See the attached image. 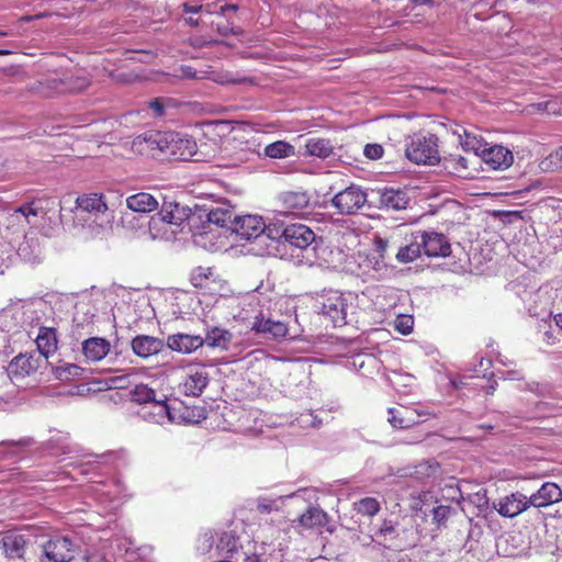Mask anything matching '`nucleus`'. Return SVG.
Masks as SVG:
<instances>
[{
  "label": "nucleus",
  "instance_id": "nucleus-13",
  "mask_svg": "<svg viewBox=\"0 0 562 562\" xmlns=\"http://www.w3.org/2000/svg\"><path fill=\"white\" fill-rule=\"evenodd\" d=\"M196 153V143L192 138L181 137L178 134L169 133L168 151L166 157H173L179 160H190Z\"/></svg>",
  "mask_w": 562,
  "mask_h": 562
},
{
  "label": "nucleus",
  "instance_id": "nucleus-31",
  "mask_svg": "<svg viewBox=\"0 0 562 562\" xmlns=\"http://www.w3.org/2000/svg\"><path fill=\"white\" fill-rule=\"evenodd\" d=\"M26 540L23 535L7 533L2 538V548L9 558H22L25 551Z\"/></svg>",
  "mask_w": 562,
  "mask_h": 562
},
{
  "label": "nucleus",
  "instance_id": "nucleus-20",
  "mask_svg": "<svg viewBox=\"0 0 562 562\" xmlns=\"http://www.w3.org/2000/svg\"><path fill=\"white\" fill-rule=\"evenodd\" d=\"M77 209L79 212L93 215L95 217L94 222H97L99 217L108 216L106 203L102 200V196L95 193L79 196L77 199Z\"/></svg>",
  "mask_w": 562,
  "mask_h": 562
},
{
  "label": "nucleus",
  "instance_id": "nucleus-48",
  "mask_svg": "<svg viewBox=\"0 0 562 562\" xmlns=\"http://www.w3.org/2000/svg\"><path fill=\"white\" fill-rule=\"evenodd\" d=\"M383 153V147L380 144H368L363 149L364 156L372 160L380 159Z\"/></svg>",
  "mask_w": 562,
  "mask_h": 562
},
{
  "label": "nucleus",
  "instance_id": "nucleus-8",
  "mask_svg": "<svg viewBox=\"0 0 562 562\" xmlns=\"http://www.w3.org/2000/svg\"><path fill=\"white\" fill-rule=\"evenodd\" d=\"M189 212L186 207L176 202H164L160 211L154 215V225L166 222L173 236L181 229V226L188 220Z\"/></svg>",
  "mask_w": 562,
  "mask_h": 562
},
{
  "label": "nucleus",
  "instance_id": "nucleus-33",
  "mask_svg": "<svg viewBox=\"0 0 562 562\" xmlns=\"http://www.w3.org/2000/svg\"><path fill=\"white\" fill-rule=\"evenodd\" d=\"M265 155L273 159L289 158L295 155V148L290 143L277 140L265 147Z\"/></svg>",
  "mask_w": 562,
  "mask_h": 562
},
{
  "label": "nucleus",
  "instance_id": "nucleus-21",
  "mask_svg": "<svg viewBox=\"0 0 562 562\" xmlns=\"http://www.w3.org/2000/svg\"><path fill=\"white\" fill-rule=\"evenodd\" d=\"M110 341L101 337H91L82 342V353L87 360L95 362L103 359L110 351Z\"/></svg>",
  "mask_w": 562,
  "mask_h": 562
},
{
  "label": "nucleus",
  "instance_id": "nucleus-36",
  "mask_svg": "<svg viewBox=\"0 0 562 562\" xmlns=\"http://www.w3.org/2000/svg\"><path fill=\"white\" fill-rule=\"evenodd\" d=\"M461 146L465 151H472L475 156L481 157L483 150L486 148L487 143L477 135L464 131V135L461 137Z\"/></svg>",
  "mask_w": 562,
  "mask_h": 562
},
{
  "label": "nucleus",
  "instance_id": "nucleus-18",
  "mask_svg": "<svg viewBox=\"0 0 562 562\" xmlns=\"http://www.w3.org/2000/svg\"><path fill=\"white\" fill-rule=\"evenodd\" d=\"M164 346L161 339L148 335H138L132 340V349L140 358L159 353Z\"/></svg>",
  "mask_w": 562,
  "mask_h": 562
},
{
  "label": "nucleus",
  "instance_id": "nucleus-10",
  "mask_svg": "<svg viewBox=\"0 0 562 562\" xmlns=\"http://www.w3.org/2000/svg\"><path fill=\"white\" fill-rule=\"evenodd\" d=\"M425 255L428 257H448L451 254V246L443 234L436 232H418Z\"/></svg>",
  "mask_w": 562,
  "mask_h": 562
},
{
  "label": "nucleus",
  "instance_id": "nucleus-16",
  "mask_svg": "<svg viewBox=\"0 0 562 562\" xmlns=\"http://www.w3.org/2000/svg\"><path fill=\"white\" fill-rule=\"evenodd\" d=\"M285 232V243L300 249L307 248L316 238L315 233L301 223L289 224Z\"/></svg>",
  "mask_w": 562,
  "mask_h": 562
},
{
  "label": "nucleus",
  "instance_id": "nucleus-35",
  "mask_svg": "<svg viewBox=\"0 0 562 562\" xmlns=\"http://www.w3.org/2000/svg\"><path fill=\"white\" fill-rule=\"evenodd\" d=\"M285 209L291 212L301 211L308 205L310 198L305 192H285L281 195Z\"/></svg>",
  "mask_w": 562,
  "mask_h": 562
},
{
  "label": "nucleus",
  "instance_id": "nucleus-63",
  "mask_svg": "<svg viewBox=\"0 0 562 562\" xmlns=\"http://www.w3.org/2000/svg\"><path fill=\"white\" fill-rule=\"evenodd\" d=\"M554 322H555L557 326L562 329V313L554 316Z\"/></svg>",
  "mask_w": 562,
  "mask_h": 562
},
{
  "label": "nucleus",
  "instance_id": "nucleus-27",
  "mask_svg": "<svg viewBox=\"0 0 562 562\" xmlns=\"http://www.w3.org/2000/svg\"><path fill=\"white\" fill-rule=\"evenodd\" d=\"M327 521V513L317 506H308L307 509L297 519L299 526L305 529L324 527Z\"/></svg>",
  "mask_w": 562,
  "mask_h": 562
},
{
  "label": "nucleus",
  "instance_id": "nucleus-53",
  "mask_svg": "<svg viewBox=\"0 0 562 562\" xmlns=\"http://www.w3.org/2000/svg\"><path fill=\"white\" fill-rule=\"evenodd\" d=\"M16 446L18 443L14 441L0 442V459H4L10 454V452L4 450V448H15Z\"/></svg>",
  "mask_w": 562,
  "mask_h": 562
},
{
  "label": "nucleus",
  "instance_id": "nucleus-22",
  "mask_svg": "<svg viewBox=\"0 0 562 562\" xmlns=\"http://www.w3.org/2000/svg\"><path fill=\"white\" fill-rule=\"evenodd\" d=\"M216 550L220 552L222 558L227 560H235L236 562L240 561V557L243 555V547L239 543L238 538H236L231 532H224L216 546Z\"/></svg>",
  "mask_w": 562,
  "mask_h": 562
},
{
  "label": "nucleus",
  "instance_id": "nucleus-62",
  "mask_svg": "<svg viewBox=\"0 0 562 562\" xmlns=\"http://www.w3.org/2000/svg\"><path fill=\"white\" fill-rule=\"evenodd\" d=\"M375 244H376L378 249H379L381 252H384V251H385L386 246H387V241H386L385 239L378 238V239L375 240ZM381 256L383 257V254H381Z\"/></svg>",
  "mask_w": 562,
  "mask_h": 562
},
{
  "label": "nucleus",
  "instance_id": "nucleus-1",
  "mask_svg": "<svg viewBox=\"0 0 562 562\" xmlns=\"http://www.w3.org/2000/svg\"><path fill=\"white\" fill-rule=\"evenodd\" d=\"M438 138L432 135L417 134L406 145V157L417 165H435L439 161Z\"/></svg>",
  "mask_w": 562,
  "mask_h": 562
},
{
  "label": "nucleus",
  "instance_id": "nucleus-23",
  "mask_svg": "<svg viewBox=\"0 0 562 562\" xmlns=\"http://www.w3.org/2000/svg\"><path fill=\"white\" fill-rule=\"evenodd\" d=\"M379 203L381 207L387 210H405L408 205V198L405 192L394 189H383L379 192Z\"/></svg>",
  "mask_w": 562,
  "mask_h": 562
},
{
  "label": "nucleus",
  "instance_id": "nucleus-32",
  "mask_svg": "<svg viewBox=\"0 0 562 562\" xmlns=\"http://www.w3.org/2000/svg\"><path fill=\"white\" fill-rule=\"evenodd\" d=\"M233 335L221 327H212L206 331L204 344L212 348H220L225 350L232 341Z\"/></svg>",
  "mask_w": 562,
  "mask_h": 562
},
{
  "label": "nucleus",
  "instance_id": "nucleus-51",
  "mask_svg": "<svg viewBox=\"0 0 562 562\" xmlns=\"http://www.w3.org/2000/svg\"><path fill=\"white\" fill-rule=\"evenodd\" d=\"M450 162L453 165V168L458 172H462L468 170V159L462 156H457L450 159Z\"/></svg>",
  "mask_w": 562,
  "mask_h": 562
},
{
  "label": "nucleus",
  "instance_id": "nucleus-15",
  "mask_svg": "<svg viewBox=\"0 0 562 562\" xmlns=\"http://www.w3.org/2000/svg\"><path fill=\"white\" fill-rule=\"evenodd\" d=\"M530 506L541 508L562 502V490L557 483L546 482L528 497Z\"/></svg>",
  "mask_w": 562,
  "mask_h": 562
},
{
  "label": "nucleus",
  "instance_id": "nucleus-6",
  "mask_svg": "<svg viewBox=\"0 0 562 562\" xmlns=\"http://www.w3.org/2000/svg\"><path fill=\"white\" fill-rule=\"evenodd\" d=\"M75 557V544L68 537H55L43 544L41 562H69Z\"/></svg>",
  "mask_w": 562,
  "mask_h": 562
},
{
  "label": "nucleus",
  "instance_id": "nucleus-49",
  "mask_svg": "<svg viewBox=\"0 0 562 562\" xmlns=\"http://www.w3.org/2000/svg\"><path fill=\"white\" fill-rule=\"evenodd\" d=\"M450 513L449 506L439 505L432 508V519L437 524L445 521Z\"/></svg>",
  "mask_w": 562,
  "mask_h": 562
},
{
  "label": "nucleus",
  "instance_id": "nucleus-46",
  "mask_svg": "<svg viewBox=\"0 0 562 562\" xmlns=\"http://www.w3.org/2000/svg\"><path fill=\"white\" fill-rule=\"evenodd\" d=\"M414 319L409 316H401L395 321V329L403 335H408L413 330Z\"/></svg>",
  "mask_w": 562,
  "mask_h": 562
},
{
  "label": "nucleus",
  "instance_id": "nucleus-41",
  "mask_svg": "<svg viewBox=\"0 0 562 562\" xmlns=\"http://www.w3.org/2000/svg\"><path fill=\"white\" fill-rule=\"evenodd\" d=\"M285 231H288V225H285L283 222L277 221L269 223L268 225L265 224L262 236L265 235L271 240L279 241L283 239L285 241Z\"/></svg>",
  "mask_w": 562,
  "mask_h": 562
},
{
  "label": "nucleus",
  "instance_id": "nucleus-61",
  "mask_svg": "<svg viewBox=\"0 0 562 562\" xmlns=\"http://www.w3.org/2000/svg\"><path fill=\"white\" fill-rule=\"evenodd\" d=\"M504 379H508V380H521V379H522V375H521L520 371H508V372H507V375H506Z\"/></svg>",
  "mask_w": 562,
  "mask_h": 562
},
{
  "label": "nucleus",
  "instance_id": "nucleus-24",
  "mask_svg": "<svg viewBox=\"0 0 562 562\" xmlns=\"http://www.w3.org/2000/svg\"><path fill=\"white\" fill-rule=\"evenodd\" d=\"M38 358L33 355H19L9 364V373L13 376H25L35 372L40 367Z\"/></svg>",
  "mask_w": 562,
  "mask_h": 562
},
{
  "label": "nucleus",
  "instance_id": "nucleus-42",
  "mask_svg": "<svg viewBox=\"0 0 562 562\" xmlns=\"http://www.w3.org/2000/svg\"><path fill=\"white\" fill-rule=\"evenodd\" d=\"M148 231L153 239H170L175 237L173 232L169 229L166 222L157 223L154 225V215L149 220Z\"/></svg>",
  "mask_w": 562,
  "mask_h": 562
},
{
  "label": "nucleus",
  "instance_id": "nucleus-58",
  "mask_svg": "<svg viewBox=\"0 0 562 562\" xmlns=\"http://www.w3.org/2000/svg\"><path fill=\"white\" fill-rule=\"evenodd\" d=\"M202 9H203L202 5H189L187 3L183 5V10H184L186 13H193V14H195V13L201 12Z\"/></svg>",
  "mask_w": 562,
  "mask_h": 562
},
{
  "label": "nucleus",
  "instance_id": "nucleus-5",
  "mask_svg": "<svg viewBox=\"0 0 562 562\" xmlns=\"http://www.w3.org/2000/svg\"><path fill=\"white\" fill-rule=\"evenodd\" d=\"M367 202V193L351 184L331 199V204L340 214H356Z\"/></svg>",
  "mask_w": 562,
  "mask_h": 562
},
{
  "label": "nucleus",
  "instance_id": "nucleus-34",
  "mask_svg": "<svg viewBox=\"0 0 562 562\" xmlns=\"http://www.w3.org/2000/svg\"><path fill=\"white\" fill-rule=\"evenodd\" d=\"M420 239L417 238V233L413 235L409 244L401 247L396 254V259L400 262L407 263L417 259L422 255L423 246H419Z\"/></svg>",
  "mask_w": 562,
  "mask_h": 562
},
{
  "label": "nucleus",
  "instance_id": "nucleus-25",
  "mask_svg": "<svg viewBox=\"0 0 562 562\" xmlns=\"http://www.w3.org/2000/svg\"><path fill=\"white\" fill-rule=\"evenodd\" d=\"M334 146L327 138L310 137L305 140L302 155L327 158L333 154Z\"/></svg>",
  "mask_w": 562,
  "mask_h": 562
},
{
  "label": "nucleus",
  "instance_id": "nucleus-12",
  "mask_svg": "<svg viewBox=\"0 0 562 562\" xmlns=\"http://www.w3.org/2000/svg\"><path fill=\"white\" fill-rule=\"evenodd\" d=\"M387 420L395 428H409L420 422L422 417L429 415L428 412L418 411L401 406L398 408L391 407L387 409Z\"/></svg>",
  "mask_w": 562,
  "mask_h": 562
},
{
  "label": "nucleus",
  "instance_id": "nucleus-19",
  "mask_svg": "<svg viewBox=\"0 0 562 562\" xmlns=\"http://www.w3.org/2000/svg\"><path fill=\"white\" fill-rule=\"evenodd\" d=\"M251 329L257 334L263 335L266 338L280 339L288 334V327L284 323L273 321L271 318H256L252 323Z\"/></svg>",
  "mask_w": 562,
  "mask_h": 562
},
{
  "label": "nucleus",
  "instance_id": "nucleus-2",
  "mask_svg": "<svg viewBox=\"0 0 562 562\" xmlns=\"http://www.w3.org/2000/svg\"><path fill=\"white\" fill-rule=\"evenodd\" d=\"M40 209L35 207L34 203H30L15 209L4 216L2 226L7 232L5 237L9 238L11 244L25 236L26 227L31 224V217H36Z\"/></svg>",
  "mask_w": 562,
  "mask_h": 562
},
{
  "label": "nucleus",
  "instance_id": "nucleus-57",
  "mask_svg": "<svg viewBox=\"0 0 562 562\" xmlns=\"http://www.w3.org/2000/svg\"><path fill=\"white\" fill-rule=\"evenodd\" d=\"M238 10L236 4H225L221 7V13L223 15H228L229 13H235Z\"/></svg>",
  "mask_w": 562,
  "mask_h": 562
},
{
  "label": "nucleus",
  "instance_id": "nucleus-37",
  "mask_svg": "<svg viewBox=\"0 0 562 562\" xmlns=\"http://www.w3.org/2000/svg\"><path fill=\"white\" fill-rule=\"evenodd\" d=\"M234 213L229 209L216 207L209 212L207 221L212 224H215L218 227H226L229 229V226H233L234 222Z\"/></svg>",
  "mask_w": 562,
  "mask_h": 562
},
{
  "label": "nucleus",
  "instance_id": "nucleus-64",
  "mask_svg": "<svg viewBox=\"0 0 562 562\" xmlns=\"http://www.w3.org/2000/svg\"><path fill=\"white\" fill-rule=\"evenodd\" d=\"M187 23L189 25H191V26H198L199 25V20L190 16V18L187 19Z\"/></svg>",
  "mask_w": 562,
  "mask_h": 562
},
{
  "label": "nucleus",
  "instance_id": "nucleus-39",
  "mask_svg": "<svg viewBox=\"0 0 562 562\" xmlns=\"http://www.w3.org/2000/svg\"><path fill=\"white\" fill-rule=\"evenodd\" d=\"M132 400L139 404H153L156 398V393L145 384H138L131 393Z\"/></svg>",
  "mask_w": 562,
  "mask_h": 562
},
{
  "label": "nucleus",
  "instance_id": "nucleus-54",
  "mask_svg": "<svg viewBox=\"0 0 562 562\" xmlns=\"http://www.w3.org/2000/svg\"><path fill=\"white\" fill-rule=\"evenodd\" d=\"M217 31L223 35V36H228L231 34H237L238 31H235L233 27L229 26V23H226V24H223V25H217Z\"/></svg>",
  "mask_w": 562,
  "mask_h": 562
},
{
  "label": "nucleus",
  "instance_id": "nucleus-45",
  "mask_svg": "<svg viewBox=\"0 0 562 562\" xmlns=\"http://www.w3.org/2000/svg\"><path fill=\"white\" fill-rule=\"evenodd\" d=\"M106 384H108L109 389H119V390L126 389L131 384L130 374H121V375L111 376L108 380Z\"/></svg>",
  "mask_w": 562,
  "mask_h": 562
},
{
  "label": "nucleus",
  "instance_id": "nucleus-14",
  "mask_svg": "<svg viewBox=\"0 0 562 562\" xmlns=\"http://www.w3.org/2000/svg\"><path fill=\"white\" fill-rule=\"evenodd\" d=\"M481 159L494 170H504L512 166L514 161L513 153L504 146L487 144L483 150Z\"/></svg>",
  "mask_w": 562,
  "mask_h": 562
},
{
  "label": "nucleus",
  "instance_id": "nucleus-17",
  "mask_svg": "<svg viewBox=\"0 0 562 562\" xmlns=\"http://www.w3.org/2000/svg\"><path fill=\"white\" fill-rule=\"evenodd\" d=\"M167 345L175 351L191 353L204 345V339L199 335L175 334L168 337Z\"/></svg>",
  "mask_w": 562,
  "mask_h": 562
},
{
  "label": "nucleus",
  "instance_id": "nucleus-43",
  "mask_svg": "<svg viewBox=\"0 0 562 562\" xmlns=\"http://www.w3.org/2000/svg\"><path fill=\"white\" fill-rule=\"evenodd\" d=\"M544 171H555L562 169V146L547 156L540 164Z\"/></svg>",
  "mask_w": 562,
  "mask_h": 562
},
{
  "label": "nucleus",
  "instance_id": "nucleus-59",
  "mask_svg": "<svg viewBox=\"0 0 562 562\" xmlns=\"http://www.w3.org/2000/svg\"><path fill=\"white\" fill-rule=\"evenodd\" d=\"M87 86H88V81L86 79H80L78 85L69 86V87H67V89L71 90V91H79V90H82L83 88H86Z\"/></svg>",
  "mask_w": 562,
  "mask_h": 562
},
{
  "label": "nucleus",
  "instance_id": "nucleus-26",
  "mask_svg": "<svg viewBox=\"0 0 562 562\" xmlns=\"http://www.w3.org/2000/svg\"><path fill=\"white\" fill-rule=\"evenodd\" d=\"M126 205L130 210L139 213H148L159 206L156 196L147 192H139L126 199Z\"/></svg>",
  "mask_w": 562,
  "mask_h": 562
},
{
  "label": "nucleus",
  "instance_id": "nucleus-30",
  "mask_svg": "<svg viewBox=\"0 0 562 562\" xmlns=\"http://www.w3.org/2000/svg\"><path fill=\"white\" fill-rule=\"evenodd\" d=\"M144 417L147 420L159 425H164L166 422L173 420L166 400H157L150 404L149 411L144 412Z\"/></svg>",
  "mask_w": 562,
  "mask_h": 562
},
{
  "label": "nucleus",
  "instance_id": "nucleus-38",
  "mask_svg": "<svg viewBox=\"0 0 562 562\" xmlns=\"http://www.w3.org/2000/svg\"><path fill=\"white\" fill-rule=\"evenodd\" d=\"M355 510L364 516H374L380 510V503L374 497H364L353 504Z\"/></svg>",
  "mask_w": 562,
  "mask_h": 562
},
{
  "label": "nucleus",
  "instance_id": "nucleus-11",
  "mask_svg": "<svg viewBox=\"0 0 562 562\" xmlns=\"http://www.w3.org/2000/svg\"><path fill=\"white\" fill-rule=\"evenodd\" d=\"M186 374V379L181 384L183 394L193 397L200 396L210 381L206 369L204 367L190 366Z\"/></svg>",
  "mask_w": 562,
  "mask_h": 562
},
{
  "label": "nucleus",
  "instance_id": "nucleus-40",
  "mask_svg": "<svg viewBox=\"0 0 562 562\" xmlns=\"http://www.w3.org/2000/svg\"><path fill=\"white\" fill-rule=\"evenodd\" d=\"M55 375L60 381H69L82 374L83 369L74 363H64L55 368Z\"/></svg>",
  "mask_w": 562,
  "mask_h": 562
},
{
  "label": "nucleus",
  "instance_id": "nucleus-3",
  "mask_svg": "<svg viewBox=\"0 0 562 562\" xmlns=\"http://www.w3.org/2000/svg\"><path fill=\"white\" fill-rule=\"evenodd\" d=\"M316 302L319 312L328 317L334 326H342L347 323V303L340 292L334 290L326 291L318 296Z\"/></svg>",
  "mask_w": 562,
  "mask_h": 562
},
{
  "label": "nucleus",
  "instance_id": "nucleus-44",
  "mask_svg": "<svg viewBox=\"0 0 562 562\" xmlns=\"http://www.w3.org/2000/svg\"><path fill=\"white\" fill-rule=\"evenodd\" d=\"M281 499L282 496L278 498L259 497L257 499V509L261 514H270L272 512H278L280 509L279 502Z\"/></svg>",
  "mask_w": 562,
  "mask_h": 562
},
{
  "label": "nucleus",
  "instance_id": "nucleus-52",
  "mask_svg": "<svg viewBox=\"0 0 562 562\" xmlns=\"http://www.w3.org/2000/svg\"><path fill=\"white\" fill-rule=\"evenodd\" d=\"M180 76H181V78H186V79H195L196 71L190 66H182Z\"/></svg>",
  "mask_w": 562,
  "mask_h": 562
},
{
  "label": "nucleus",
  "instance_id": "nucleus-60",
  "mask_svg": "<svg viewBox=\"0 0 562 562\" xmlns=\"http://www.w3.org/2000/svg\"><path fill=\"white\" fill-rule=\"evenodd\" d=\"M415 5H427L429 8H432L435 5L434 0H409Z\"/></svg>",
  "mask_w": 562,
  "mask_h": 562
},
{
  "label": "nucleus",
  "instance_id": "nucleus-50",
  "mask_svg": "<svg viewBox=\"0 0 562 562\" xmlns=\"http://www.w3.org/2000/svg\"><path fill=\"white\" fill-rule=\"evenodd\" d=\"M166 101L167 100L160 98L154 99L148 103V108L156 116H162L165 114Z\"/></svg>",
  "mask_w": 562,
  "mask_h": 562
},
{
  "label": "nucleus",
  "instance_id": "nucleus-29",
  "mask_svg": "<svg viewBox=\"0 0 562 562\" xmlns=\"http://www.w3.org/2000/svg\"><path fill=\"white\" fill-rule=\"evenodd\" d=\"M56 331L52 327H41L36 337V345L40 353L47 359L57 349Z\"/></svg>",
  "mask_w": 562,
  "mask_h": 562
},
{
  "label": "nucleus",
  "instance_id": "nucleus-9",
  "mask_svg": "<svg viewBox=\"0 0 562 562\" xmlns=\"http://www.w3.org/2000/svg\"><path fill=\"white\" fill-rule=\"evenodd\" d=\"M493 507L506 518H514L530 507L529 498L521 492L510 493L494 502Z\"/></svg>",
  "mask_w": 562,
  "mask_h": 562
},
{
  "label": "nucleus",
  "instance_id": "nucleus-47",
  "mask_svg": "<svg viewBox=\"0 0 562 562\" xmlns=\"http://www.w3.org/2000/svg\"><path fill=\"white\" fill-rule=\"evenodd\" d=\"M212 274L211 269L196 268L191 276V281L194 286H203L204 280L209 279Z\"/></svg>",
  "mask_w": 562,
  "mask_h": 562
},
{
  "label": "nucleus",
  "instance_id": "nucleus-28",
  "mask_svg": "<svg viewBox=\"0 0 562 562\" xmlns=\"http://www.w3.org/2000/svg\"><path fill=\"white\" fill-rule=\"evenodd\" d=\"M401 532H404V528H401L400 524L385 519L375 529L374 538L389 546H398L395 541L398 540Z\"/></svg>",
  "mask_w": 562,
  "mask_h": 562
},
{
  "label": "nucleus",
  "instance_id": "nucleus-4",
  "mask_svg": "<svg viewBox=\"0 0 562 562\" xmlns=\"http://www.w3.org/2000/svg\"><path fill=\"white\" fill-rule=\"evenodd\" d=\"M168 135L159 131L145 132L133 139L132 148L140 155L165 156L168 151Z\"/></svg>",
  "mask_w": 562,
  "mask_h": 562
},
{
  "label": "nucleus",
  "instance_id": "nucleus-7",
  "mask_svg": "<svg viewBox=\"0 0 562 562\" xmlns=\"http://www.w3.org/2000/svg\"><path fill=\"white\" fill-rule=\"evenodd\" d=\"M239 239L251 240L262 237L265 222L258 215L235 216L233 226H229Z\"/></svg>",
  "mask_w": 562,
  "mask_h": 562
},
{
  "label": "nucleus",
  "instance_id": "nucleus-55",
  "mask_svg": "<svg viewBox=\"0 0 562 562\" xmlns=\"http://www.w3.org/2000/svg\"><path fill=\"white\" fill-rule=\"evenodd\" d=\"M200 541L202 542V547H200L201 550L203 551H206L209 550L211 547H212V536L209 535V533H204L201 538H200Z\"/></svg>",
  "mask_w": 562,
  "mask_h": 562
},
{
  "label": "nucleus",
  "instance_id": "nucleus-56",
  "mask_svg": "<svg viewBox=\"0 0 562 562\" xmlns=\"http://www.w3.org/2000/svg\"><path fill=\"white\" fill-rule=\"evenodd\" d=\"M239 562H262L260 557L257 554H247L243 551V555L240 557Z\"/></svg>",
  "mask_w": 562,
  "mask_h": 562
}]
</instances>
